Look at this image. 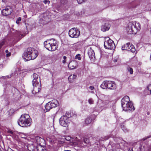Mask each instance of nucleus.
<instances>
[{"instance_id": "nucleus-1", "label": "nucleus", "mask_w": 151, "mask_h": 151, "mask_svg": "<svg viewBox=\"0 0 151 151\" xmlns=\"http://www.w3.org/2000/svg\"><path fill=\"white\" fill-rule=\"evenodd\" d=\"M38 54L37 50L34 48L28 47L26 51L24 53L22 57L25 61H27L31 60L34 59L37 57Z\"/></svg>"}, {"instance_id": "nucleus-2", "label": "nucleus", "mask_w": 151, "mask_h": 151, "mask_svg": "<svg viewBox=\"0 0 151 151\" xmlns=\"http://www.w3.org/2000/svg\"><path fill=\"white\" fill-rule=\"evenodd\" d=\"M121 102L123 110L130 111L134 110L135 108L133 106V104L130 101L128 96H126L124 97L122 99Z\"/></svg>"}, {"instance_id": "nucleus-3", "label": "nucleus", "mask_w": 151, "mask_h": 151, "mask_svg": "<svg viewBox=\"0 0 151 151\" xmlns=\"http://www.w3.org/2000/svg\"><path fill=\"white\" fill-rule=\"evenodd\" d=\"M31 122V119L29 115L27 114L21 116L18 121L19 125L22 127H26L29 126Z\"/></svg>"}, {"instance_id": "nucleus-4", "label": "nucleus", "mask_w": 151, "mask_h": 151, "mask_svg": "<svg viewBox=\"0 0 151 151\" xmlns=\"http://www.w3.org/2000/svg\"><path fill=\"white\" fill-rule=\"evenodd\" d=\"M55 42V40L52 39L47 40L44 42L45 47L49 51H54L58 47L57 45Z\"/></svg>"}, {"instance_id": "nucleus-5", "label": "nucleus", "mask_w": 151, "mask_h": 151, "mask_svg": "<svg viewBox=\"0 0 151 151\" xmlns=\"http://www.w3.org/2000/svg\"><path fill=\"white\" fill-rule=\"evenodd\" d=\"M126 30L129 34H135L137 32L136 27L132 22H129L128 23V26L126 28Z\"/></svg>"}, {"instance_id": "nucleus-6", "label": "nucleus", "mask_w": 151, "mask_h": 151, "mask_svg": "<svg viewBox=\"0 0 151 151\" xmlns=\"http://www.w3.org/2000/svg\"><path fill=\"white\" fill-rule=\"evenodd\" d=\"M106 40L104 42V46L105 48L106 49L113 50L115 47L114 43L110 39L109 37L105 38V40Z\"/></svg>"}, {"instance_id": "nucleus-7", "label": "nucleus", "mask_w": 151, "mask_h": 151, "mask_svg": "<svg viewBox=\"0 0 151 151\" xmlns=\"http://www.w3.org/2000/svg\"><path fill=\"white\" fill-rule=\"evenodd\" d=\"M59 103L57 100L54 99L46 104L45 106L46 112L49 111L50 109L58 106Z\"/></svg>"}, {"instance_id": "nucleus-8", "label": "nucleus", "mask_w": 151, "mask_h": 151, "mask_svg": "<svg viewBox=\"0 0 151 151\" xmlns=\"http://www.w3.org/2000/svg\"><path fill=\"white\" fill-rule=\"evenodd\" d=\"M69 36L72 38H76L80 35V31L76 28H73L70 29L69 31Z\"/></svg>"}, {"instance_id": "nucleus-9", "label": "nucleus", "mask_w": 151, "mask_h": 151, "mask_svg": "<svg viewBox=\"0 0 151 151\" xmlns=\"http://www.w3.org/2000/svg\"><path fill=\"white\" fill-rule=\"evenodd\" d=\"M69 118L66 116H63L59 120L60 124L62 126L67 127L69 124Z\"/></svg>"}, {"instance_id": "nucleus-10", "label": "nucleus", "mask_w": 151, "mask_h": 151, "mask_svg": "<svg viewBox=\"0 0 151 151\" xmlns=\"http://www.w3.org/2000/svg\"><path fill=\"white\" fill-rule=\"evenodd\" d=\"M122 50H127L130 51L133 53H134L135 51V49L134 46L131 44L129 43H128L126 44L123 45L122 48Z\"/></svg>"}, {"instance_id": "nucleus-11", "label": "nucleus", "mask_w": 151, "mask_h": 151, "mask_svg": "<svg viewBox=\"0 0 151 151\" xmlns=\"http://www.w3.org/2000/svg\"><path fill=\"white\" fill-rule=\"evenodd\" d=\"M34 142L37 143L38 145L42 146L45 145L46 142L45 140L39 136L35 137L33 138Z\"/></svg>"}, {"instance_id": "nucleus-12", "label": "nucleus", "mask_w": 151, "mask_h": 151, "mask_svg": "<svg viewBox=\"0 0 151 151\" xmlns=\"http://www.w3.org/2000/svg\"><path fill=\"white\" fill-rule=\"evenodd\" d=\"M12 11V9L9 6H8L6 7L5 9H4L2 11V13L3 15L7 16L10 15L11 14Z\"/></svg>"}, {"instance_id": "nucleus-13", "label": "nucleus", "mask_w": 151, "mask_h": 151, "mask_svg": "<svg viewBox=\"0 0 151 151\" xmlns=\"http://www.w3.org/2000/svg\"><path fill=\"white\" fill-rule=\"evenodd\" d=\"M107 87L108 89H114L116 88V85L113 81H107Z\"/></svg>"}, {"instance_id": "nucleus-14", "label": "nucleus", "mask_w": 151, "mask_h": 151, "mask_svg": "<svg viewBox=\"0 0 151 151\" xmlns=\"http://www.w3.org/2000/svg\"><path fill=\"white\" fill-rule=\"evenodd\" d=\"M33 79L32 81V85L33 86H36L38 84V81L40 80L38 78V75L36 73H34L33 75Z\"/></svg>"}, {"instance_id": "nucleus-15", "label": "nucleus", "mask_w": 151, "mask_h": 151, "mask_svg": "<svg viewBox=\"0 0 151 151\" xmlns=\"http://www.w3.org/2000/svg\"><path fill=\"white\" fill-rule=\"evenodd\" d=\"M110 27V25L108 22H106L103 24L101 27V30L103 32L108 30Z\"/></svg>"}, {"instance_id": "nucleus-16", "label": "nucleus", "mask_w": 151, "mask_h": 151, "mask_svg": "<svg viewBox=\"0 0 151 151\" xmlns=\"http://www.w3.org/2000/svg\"><path fill=\"white\" fill-rule=\"evenodd\" d=\"M77 66V63L75 61L70 62L68 65V67L71 69H73L76 68Z\"/></svg>"}, {"instance_id": "nucleus-17", "label": "nucleus", "mask_w": 151, "mask_h": 151, "mask_svg": "<svg viewBox=\"0 0 151 151\" xmlns=\"http://www.w3.org/2000/svg\"><path fill=\"white\" fill-rule=\"evenodd\" d=\"M88 55L91 60H92L93 58H95V53L94 51L90 48L88 51Z\"/></svg>"}, {"instance_id": "nucleus-18", "label": "nucleus", "mask_w": 151, "mask_h": 151, "mask_svg": "<svg viewBox=\"0 0 151 151\" xmlns=\"http://www.w3.org/2000/svg\"><path fill=\"white\" fill-rule=\"evenodd\" d=\"M78 143L82 145V144L84 146H86V145L89 144L90 141L87 138H84L83 139V141H80L79 140H78Z\"/></svg>"}, {"instance_id": "nucleus-19", "label": "nucleus", "mask_w": 151, "mask_h": 151, "mask_svg": "<svg viewBox=\"0 0 151 151\" xmlns=\"http://www.w3.org/2000/svg\"><path fill=\"white\" fill-rule=\"evenodd\" d=\"M36 148L37 151H47L45 145H37Z\"/></svg>"}, {"instance_id": "nucleus-20", "label": "nucleus", "mask_w": 151, "mask_h": 151, "mask_svg": "<svg viewBox=\"0 0 151 151\" xmlns=\"http://www.w3.org/2000/svg\"><path fill=\"white\" fill-rule=\"evenodd\" d=\"M33 89L32 91V93L33 94H35L37 93H38L40 90V86H34Z\"/></svg>"}, {"instance_id": "nucleus-21", "label": "nucleus", "mask_w": 151, "mask_h": 151, "mask_svg": "<svg viewBox=\"0 0 151 151\" xmlns=\"http://www.w3.org/2000/svg\"><path fill=\"white\" fill-rule=\"evenodd\" d=\"M61 5H58L56 6V8L58 9H59L61 5H63L66 4L67 3V1L66 0H61L60 1Z\"/></svg>"}, {"instance_id": "nucleus-22", "label": "nucleus", "mask_w": 151, "mask_h": 151, "mask_svg": "<svg viewBox=\"0 0 151 151\" xmlns=\"http://www.w3.org/2000/svg\"><path fill=\"white\" fill-rule=\"evenodd\" d=\"M104 104L106 106H108V107L111 106V105L113 104V102L112 101H109L108 100H106L104 101L103 102Z\"/></svg>"}, {"instance_id": "nucleus-23", "label": "nucleus", "mask_w": 151, "mask_h": 151, "mask_svg": "<svg viewBox=\"0 0 151 151\" xmlns=\"http://www.w3.org/2000/svg\"><path fill=\"white\" fill-rule=\"evenodd\" d=\"M27 147V149L29 151H33L35 148V147L33 144H28Z\"/></svg>"}, {"instance_id": "nucleus-24", "label": "nucleus", "mask_w": 151, "mask_h": 151, "mask_svg": "<svg viewBox=\"0 0 151 151\" xmlns=\"http://www.w3.org/2000/svg\"><path fill=\"white\" fill-rule=\"evenodd\" d=\"M77 77L76 75L73 74L71 75L68 78V79L70 82H72L74 79L76 78Z\"/></svg>"}, {"instance_id": "nucleus-25", "label": "nucleus", "mask_w": 151, "mask_h": 151, "mask_svg": "<svg viewBox=\"0 0 151 151\" xmlns=\"http://www.w3.org/2000/svg\"><path fill=\"white\" fill-rule=\"evenodd\" d=\"M107 81H104L101 85V87L103 89L107 88Z\"/></svg>"}, {"instance_id": "nucleus-26", "label": "nucleus", "mask_w": 151, "mask_h": 151, "mask_svg": "<svg viewBox=\"0 0 151 151\" xmlns=\"http://www.w3.org/2000/svg\"><path fill=\"white\" fill-rule=\"evenodd\" d=\"M91 122V119L90 118H88L86 119L85 123L86 124H88Z\"/></svg>"}, {"instance_id": "nucleus-27", "label": "nucleus", "mask_w": 151, "mask_h": 151, "mask_svg": "<svg viewBox=\"0 0 151 151\" xmlns=\"http://www.w3.org/2000/svg\"><path fill=\"white\" fill-rule=\"evenodd\" d=\"M127 70L131 74H132L133 73V71L132 68L129 66H128L127 67Z\"/></svg>"}, {"instance_id": "nucleus-28", "label": "nucleus", "mask_w": 151, "mask_h": 151, "mask_svg": "<svg viewBox=\"0 0 151 151\" xmlns=\"http://www.w3.org/2000/svg\"><path fill=\"white\" fill-rule=\"evenodd\" d=\"M15 34L18 36L20 37L23 36V34L20 32L17 31L15 32Z\"/></svg>"}, {"instance_id": "nucleus-29", "label": "nucleus", "mask_w": 151, "mask_h": 151, "mask_svg": "<svg viewBox=\"0 0 151 151\" xmlns=\"http://www.w3.org/2000/svg\"><path fill=\"white\" fill-rule=\"evenodd\" d=\"M5 52L6 54V57H9L11 55V52H9L8 50H5Z\"/></svg>"}, {"instance_id": "nucleus-30", "label": "nucleus", "mask_w": 151, "mask_h": 151, "mask_svg": "<svg viewBox=\"0 0 151 151\" xmlns=\"http://www.w3.org/2000/svg\"><path fill=\"white\" fill-rule=\"evenodd\" d=\"M5 43V40H3L0 42V49L2 47Z\"/></svg>"}, {"instance_id": "nucleus-31", "label": "nucleus", "mask_w": 151, "mask_h": 151, "mask_svg": "<svg viewBox=\"0 0 151 151\" xmlns=\"http://www.w3.org/2000/svg\"><path fill=\"white\" fill-rule=\"evenodd\" d=\"M81 55L80 54H78L75 57V59H78L79 60H81Z\"/></svg>"}, {"instance_id": "nucleus-32", "label": "nucleus", "mask_w": 151, "mask_h": 151, "mask_svg": "<svg viewBox=\"0 0 151 151\" xmlns=\"http://www.w3.org/2000/svg\"><path fill=\"white\" fill-rule=\"evenodd\" d=\"M88 102L90 104H93V101L92 99H90L88 100Z\"/></svg>"}, {"instance_id": "nucleus-33", "label": "nucleus", "mask_w": 151, "mask_h": 151, "mask_svg": "<svg viewBox=\"0 0 151 151\" xmlns=\"http://www.w3.org/2000/svg\"><path fill=\"white\" fill-rule=\"evenodd\" d=\"M147 89L150 91V93L151 94V84H149L147 87Z\"/></svg>"}, {"instance_id": "nucleus-34", "label": "nucleus", "mask_w": 151, "mask_h": 151, "mask_svg": "<svg viewBox=\"0 0 151 151\" xmlns=\"http://www.w3.org/2000/svg\"><path fill=\"white\" fill-rule=\"evenodd\" d=\"M21 18L20 17H19L17 20L16 21V23L17 24H19V22L21 21Z\"/></svg>"}, {"instance_id": "nucleus-35", "label": "nucleus", "mask_w": 151, "mask_h": 151, "mask_svg": "<svg viewBox=\"0 0 151 151\" xmlns=\"http://www.w3.org/2000/svg\"><path fill=\"white\" fill-rule=\"evenodd\" d=\"M67 57L65 56H63V60L62 62L63 63L65 64L66 63L65 60L66 59Z\"/></svg>"}, {"instance_id": "nucleus-36", "label": "nucleus", "mask_w": 151, "mask_h": 151, "mask_svg": "<svg viewBox=\"0 0 151 151\" xmlns=\"http://www.w3.org/2000/svg\"><path fill=\"white\" fill-rule=\"evenodd\" d=\"M43 2L45 4H49L50 3V1L49 0H45L43 1Z\"/></svg>"}, {"instance_id": "nucleus-37", "label": "nucleus", "mask_w": 151, "mask_h": 151, "mask_svg": "<svg viewBox=\"0 0 151 151\" xmlns=\"http://www.w3.org/2000/svg\"><path fill=\"white\" fill-rule=\"evenodd\" d=\"M112 109H111L112 110V111L113 112H114L115 109V108H116L115 106L113 104H112Z\"/></svg>"}, {"instance_id": "nucleus-38", "label": "nucleus", "mask_w": 151, "mask_h": 151, "mask_svg": "<svg viewBox=\"0 0 151 151\" xmlns=\"http://www.w3.org/2000/svg\"><path fill=\"white\" fill-rule=\"evenodd\" d=\"M78 4H81L83 2L85 1L86 0H77Z\"/></svg>"}, {"instance_id": "nucleus-39", "label": "nucleus", "mask_w": 151, "mask_h": 151, "mask_svg": "<svg viewBox=\"0 0 151 151\" xmlns=\"http://www.w3.org/2000/svg\"><path fill=\"white\" fill-rule=\"evenodd\" d=\"M65 139L67 141H70V139H71V137H70L69 136L66 137H65Z\"/></svg>"}, {"instance_id": "nucleus-40", "label": "nucleus", "mask_w": 151, "mask_h": 151, "mask_svg": "<svg viewBox=\"0 0 151 151\" xmlns=\"http://www.w3.org/2000/svg\"><path fill=\"white\" fill-rule=\"evenodd\" d=\"M150 136H148V137H146L145 138H144L142 139L141 140H142L143 141H145L146 139H147V138H150Z\"/></svg>"}, {"instance_id": "nucleus-41", "label": "nucleus", "mask_w": 151, "mask_h": 151, "mask_svg": "<svg viewBox=\"0 0 151 151\" xmlns=\"http://www.w3.org/2000/svg\"><path fill=\"white\" fill-rule=\"evenodd\" d=\"M89 88V89L91 90H93L94 89V87L93 86H90Z\"/></svg>"}, {"instance_id": "nucleus-42", "label": "nucleus", "mask_w": 151, "mask_h": 151, "mask_svg": "<svg viewBox=\"0 0 151 151\" xmlns=\"http://www.w3.org/2000/svg\"><path fill=\"white\" fill-rule=\"evenodd\" d=\"M116 146V147H117L118 148H121L120 145L119 144H117Z\"/></svg>"}, {"instance_id": "nucleus-43", "label": "nucleus", "mask_w": 151, "mask_h": 151, "mask_svg": "<svg viewBox=\"0 0 151 151\" xmlns=\"http://www.w3.org/2000/svg\"><path fill=\"white\" fill-rule=\"evenodd\" d=\"M8 132L11 134H13V132L11 130H8Z\"/></svg>"}, {"instance_id": "nucleus-44", "label": "nucleus", "mask_w": 151, "mask_h": 151, "mask_svg": "<svg viewBox=\"0 0 151 151\" xmlns=\"http://www.w3.org/2000/svg\"><path fill=\"white\" fill-rule=\"evenodd\" d=\"M75 14L78 15H81L80 13H79V12H76V13H75Z\"/></svg>"}, {"instance_id": "nucleus-45", "label": "nucleus", "mask_w": 151, "mask_h": 151, "mask_svg": "<svg viewBox=\"0 0 151 151\" xmlns=\"http://www.w3.org/2000/svg\"><path fill=\"white\" fill-rule=\"evenodd\" d=\"M3 2L4 3H6L7 2V0H2Z\"/></svg>"}, {"instance_id": "nucleus-46", "label": "nucleus", "mask_w": 151, "mask_h": 151, "mask_svg": "<svg viewBox=\"0 0 151 151\" xmlns=\"http://www.w3.org/2000/svg\"><path fill=\"white\" fill-rule=\"evenodd\" d=\"M117 61V60L116 59H114V62H116Z\"/></svg>"}, {"instance_id": "nucleus-47", "label": "nucleus", "mask_w": 151, "mask_h": 151, "mask_svg": "<svg viewBox=\"0 0 151 151\" xmlns=\"http://www.w3.org/2000/svg\"><path fill=\"white\" fill-rule=\"evenodd\" d=\"M114 149V150H111V151H116V150L115 151V150H114V149Z\"/></svg>"}, {"instance_id": "nucleus-48", "label": "nucleus", "mask_w": 151, "mask_h": 151, "mask_svg": "<svg viewBox=\"0 0 151 151\" xmlns=\"http://www.w3.org/2000/svg\"><path fill=\"white\" fill-rule=\"evenodd\" d=\"M7 78H10V77H9V76H7Z\"/></svg>"}, {"instance_id": "nucleus-49", "label": "nucleus", "mask_w": 151, "mask_h": 151, "mask_svg": "<svg viewBox=\"0 0 151 151\" xmlns=\"http://www.w3.org/2000/svg\"><path fill=\"white\" fill-rule=\"evenodd\" d=\"M150 59L151 60V53L150 56Z\"/></svg>"}, {"instance_id": "nucleus-50", "label": "nucleus", "mask_w": 151, "mask_h": 151, "mask_svg": "<svg viewBox=\"0 0 151 151\" xmlns=\"http://www.w3.org/2000/svg\"><path fill=\"white\" fill-rule=\"evenodd\" d=\"M150 149H151V147H150Z\"/></svg>"}, {"instance_id": "nucleus-51", "label": "nucleus", "mask_w": 151, "mask_h": 151, "mask_svg": "<svg viewBox=\"0 0 151 151\" xmlns=\"http://www.w3.org/2000/svg\"><path fill=\"white\" fill-rule=\"evenodd\" d=\"M0 151H2V150H0Z\"/></svg>"}, {"instance_id": "nucleus-52", "label": "nucleus", "mask_w": 151, "mask_h": 151, "mask_svg": "<svg viewBox=\"0 0 151 151\" xmlns=\"http://www.w3.org/2000/svg\"><path fill=\"white\" fill-rule=\"evenodd\" d=\"M0 150H1V149H0Z\"/></svg>"}]
</instances>
